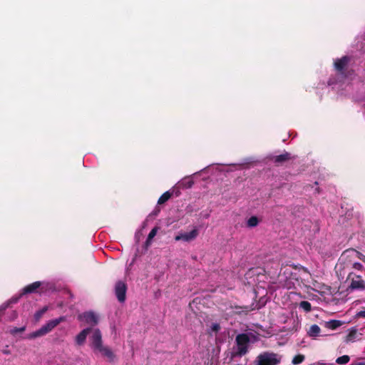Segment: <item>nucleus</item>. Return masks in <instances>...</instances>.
I'll use <instances>...</instances> for the list:
<instances>
[{
	"instance_id": "obj_1",
	"label": "nucleus",
	"mask_w": 365,
	"mask_h": 365,
	"mask_svg": "<svg viewBox=\"0 0 365 365\" xmlns=\"http://www.w3.org/2000/svg\"><path fill=\"white\" fill-rule=\"evenodd\" d=\"M349 60V57L344 56L334 61V68L337 72L339 80L335 81L333 79H330L329 81V85L333 86L334 88L336 90H339L344 85L348 84V79L346 75L345 74V71L346 70Z\"/></svg>"
},
{
	"instance_id": "obj_2",
	"label": "nucleus",
	"mask_w": 365,
	"mask_h": 365,
	"mask_svg": "<svg viewBox=\"0 0 365 365\" xmlns=\"http://www.w3.org/2000/svg\"><path fill=\"white\" fill-rule=\"evenodd\" d=\"M66 320L65 317H60L57 319H51L47 322L38 330L29 334L28 338L30 339L38 338L46 335L51 332L56 327H57L61 322Z\"/></svg>"
},
{
	"instance_id": "obj_3",
	"label": "nucleus",
	"mask_w": 365,
	"mask_h": 365,
	"mask_svg": "<svg viewBox=\"0 0 365 365\" xmlns=\"http://www.w3.org/2000/svg\"><path fill=\"white\" fill-rule=\"evenodd\" d=\"M282 360V356L272 352L260 354L255 361V365H278Z\"/></svg>"
},
{
	"instance_id": "obj_4",
	"label": "nucleus",
	"mask_w": 365,
	"mask_h": 365,
	"mask_svg": "<svg viewBox=\"0 0 365 365\" xmlns=\"http://www.w3.org/2000/svg\"><path fill=\"white\" fill-rule=\"evenodd\" d=\"M88 341L89 346L93 352L104 345L102 333L98 328L91 329Z\"/></svg>"
},
{
	"instance_id": "obj_5",
	"label": "nucleus",
	"mask_w": 365,
	"mask_h": 365,
	"mask_svg": "<svg viewBox=\"0 0 365 365\" xmlns=\"http://www.w3.org/2000/svg\"><path fill=\"white\" fill-rule=\"evenodd\" d=\"M99 319V315L93 311L85 312L78 315V319L79 321L90 326L97 325L98 324Z\"/></svg>"
},
{
	"instance_id": "obj_6",
	"label": "nucleus",
	"mask_w": 365,
	"mask_h": 365,
	"mask_svg": "<svg viewBox=\"0 0 365 365\" xmlns=\"http://www.w3.org/2000/svg\"><path fill=\"white\" fill-rule=\"evenodd\" d=\"M250 341V336L247 334H241L237 336L236 342L239 355L242 356L247 352Z\"/></svg>"
},
{
	"instance_id": "obj_7",
	"label": "nucleus",
	"mask_w": 365,
	"mask_h": 365,
	"mask_svg": "<svg viewBox=\"0 0 365 365\" xmlns=\"http://www.w3.org/2000/svg\"><path fill=\"white\" fill-rule=\"evenodd\" d=\"M199 234L198 229L195 227L189 232H180L175 237V241L190 242L196 239Z\"/></svg>"
},
{
	"instance_id": "obj_8",
	"label": "nucleus",
	"mask_w": 365,
	"mask_h": 365,
	"mask_svg": "<svg viewBox=\"0 0 365 365\" xmlns=\"http://www.w3.org/2000/svg\"><path fill=\"white\" fill-rule=\"evenodd\" d=\"M362 339V334L356 327H351L346 331L344 341L346 344L354 343Z\"/></svg>"
},
{
	"instance_id": "obj_9",
	"label": "nucleus",
	"mask_w": 365,
	"mask_h": 365,
	"mask_svg": "<svg viewBox=\"0 0 365 365\" xmlns=\"http://www.w3.org/2000/svg\"><path fill=\"white\" fill-rule=\"evenodd\" d=\"M93 353L96 355H101L105 357L108 362H113L115 360L114 352L109 346L106 345H103Z\"/></svg>"
},
{
	"instance_id": "obj_10",
	"label": "nucleus",
	"mask_w": 365,
	"mask_h": 365,
	"mask_svg": "<svg viewBox=\"0 0 365 365\" xmlns=\"http://www.w3.org/2000/svg\"><path fill=\"white\" fill-rule=\"evenodd\" d=\"M93 353L96 355H101L105 357L108 362H113L115 360L114 352L109 346L106 345H103Z\"/></svg>"
},
{
	"instance_id": "obj_11",
	"label": "nucleus",
	"mask_w": 365,
	"mask_h": 365,
	"mask_svg": "<svg viewBox=\"0 0 365 365\" xmlns=\"http://www.w3.org/2000/svg\"><path fill=\"white\" fill-rule=\"evenodd\" d=\"M349 277L351 279L349 288L351 289L365 290V281L359 275H353L349 274Z\"/></svg>"
},
{
	"instance_id": "obj_12",
	"label": "nucleus",
	"mask_w": 365,
	"mask_h": 365,
	"mask_svg": "<svg viewBox=\"0 0 365 365\" xmlns=\"http://www.w3.org/2000/svg\"><path fill=\"white\" fill-rule=\"evenodd\" d=\"M126 289V285L123 282L119 281L116 283L115 292L119 302H123L125 301Z\"/></svg>"
},
{
	"instance_id": "obj_13",
	"label": "nucleus",
	"mask_w": 365,
	"mask_h": 365,
	"mask_svg": "<svg viewBox=\"0 0 365 365\" xmlns=\"http://www.w3.org/2000/svg\"><path fill=\"white\" fill-rule=\"evenodd\" d=\"M91 327L83 329L75 337L76 344L78 346H82L85 344L88 334H90Z\"/></svg>"
},
{
	"instance_id": "obj_14",
	"label": "nucleus",
	"mask_w": 365,
	"mask_h": 365,
	"mask_svg": "<svg viewBox=\"0 0 365 365\" xmlns=\"http://www.w3.org/2000/svg\"><path fill=\"white\" fill-rule=\"evenodd\" d=\"M41 282H35L34 283H31L26 286L23 289L21 294L35 292L37 290V289H38L41 287Z\"/></svg>"
},
{
	"instance_id": "obj_15",
	"label": "nucleus",
	"mask_w": 365,
	"mask_h": 365,
	"mask_svg": "<svg viewBox=\"0 0 365 365\" xmlns=\"http://www.w3.org/2000/svg\"><path fill=\"white\" fill-rule=\"evenodd\" d=\"M343 324L344 322L340 320L332 319L326 322L324 325L326 328L334 330L336 329L338 327H341Z\"/></svg>"
},
{
	"instance_id": "obj_16",
	"label": "nucleus",
	"mask_w": 365,
	"mask_h": 365,
	"mask_svg": "<svg viewBox=\"0 0 365 365\" xmlns=\"http://www.w3.org/2000/svg\"><path fill=\"white\" fill-rule=\"evenodd\" d=\"M194 182L190 177H187L182 179L178 183V185L180 188L187 189L192 186Z\"/></svg>"
},
{
	"instance_id": "obj_17",
	"label": "nucleus",
	"mask_w": 365,
	"mask_h": 365,
	"mask_svg": "<svg viewBox=\"0 0 365 365\" xmlns=\"http://www.w3.org/2000/svg\"><path fill=\"white\" fill-rule=\"evenodd\" d=\"M344 255H347L351 257H358L361 261L365 260V255L354 250H346Z\"/></svg>"
},
{
	"instance_id": "obj_18",
	"label": "nucleus",
	"mask_w": 365,
	"mask_h": 365,
	"mask_svg": "<svg viewBox=\"0 0 365 365\" xmlns=\"http://www.w3.org/2000/svg\"><path fill=\"white\" fill-rule=\"evenodd\" d=\"M321 331L320 327L317 324H313L310 327L308 334L311 337H317L319 335Z\"/></svg>"
},
{
	"instance_id": "obj_19",
	"label": "nucleus",
	"mask_w": 365,
	"mask_h": 365,
	"mask_svg": "<svg viewBox=\"0 0 365 365\" xmlns=\"http://www.w3.org/2000/svg\"><path fill=\"white\" fill-rule=\"evenodd\" d=\"M260 220L256 216H252L250 217L246 222L247 227L249 228H253L257 227Z\"/></svg>"
},
{
	"instance_id": "obj_20",
	"label": "nucleus",
	"mask_w": 365,
	"mask_h": 365,
	"mask_svg": "<svg viewBox=\"0 0 365 365\" xmlns=\"http://www.w3.org/2000/svg\"><path fill=\"white\" fill-rule=\"evenodd\" d=\"M172 193L170 191H167L164 192L158 199V204H163L166 201H168L170 197H171Z\"/></svg>"
},
{
	"instance_id": "obj_21",
	"label": "nucleus",
	"mask_w": 365,
	"mask_h": 365,
	"mask_svg": "<svg viewBox=\"0 0 365 365\" xmlns=\"http://www.w3.org/2000/svg\"><path fill=\"white\" fill-rule=\"evenodd\" d=\"M158 227H154L153 229H152V230L150 232L148 236V238H147V240H146V245H149L150 244V242L151 240H153V238L155 237V236L156 235L157 232H158Z\"/></svg>"
},
{
	"instance_id": "obj_22",
	"label": "nucleus",
	"mask_w": 365,
	"mask_h": 365,
	"mask_svg": "<svg viewBox=\"0 0 365 365\" xmlns=\"http://www.w3.org/2000/svg\"><path fill=\"white\" fill-rule=\"evenodd\" d=\"M350 361V357L348 355H343L336 359V362L339 364H346Z\"/></svg>"
},
{
	"instance_id": "obj_23",
	"label": "nucleus",
	"mask_w": 365,
	"mask_h": 365,
	"mask_svg": "<svg viewBox=\"0 0 365 365\" xmlns=\"http://www.w3.org/2000/svg\"><path fill=\"white\" fill-rule=\"evenodd\" d=\"M304 360V356L302 354H298L295 356L292 361V364L294 365H298L301 363H302Z\"/></svg>"
},
{
	"instance_id": "obj_24",
	"label": "nucleus",
	"mask_w": 365,
	"mask_h": 365,
	"mask_svg": "<svg viewBox=\"0 0 365 365\" xmlns=\"http://www.w3.org/2000/svg\"><path fill=\"white\" fill-rule=\"evenodd\" d=\"M47 310H48V307H44L39 311L36 312L34 314L35 319L36 321H38Z\"/></svg>"
},
{
	"instance_id": "obj_25",
	"label": "nucleus",
	"mask_w": 365,
	"mask_h": 365,
	"mask_svg": "<svg viewBox=\"0 0 365 365\" xmlns=\"http://www.w3.org/2000/svg\"><path fill=\"white\" fill-rule=\"evenodd\" d=\"M289 158V154L288 153H285L284 154L276 156L275 162H277V163L283 162Z\"/></svg>"
},
{
	"instance_id": "obj_26",
	"label": "nucleus",
	"mask_w": 365,
	"mask_h": 365,
	"mask_svg": "<svg viewBox=\"0 0 365 365\" xmlns=\"http://www.w3.org/2000/svg\"><path fill=\"white\" fill-rule=\"evenodd\" d=\"M299 307L307 312L311 311V304L307 301L301 302L299 304Z\"/></svg>"
},
{
	"instance_id": "obj_27",
	"label": "nucleus",
	"mask_w": 365,
	"mask_h": 365,
	"mask_svg": "<svg viewBox=\"0 0 365 365\" xmlns=\"http://www.w3.org/2000/svg\"><path fill=\"white\" fill-rule=\"evenodd\" d=\"M26 329V327H20V328H13L11 329L10 332L12 334H15L18 332H23L24 330Z\"/></svg>"
},
{
	"instance_id": "obj_28",
	"label": "nucleus",
	"mask_w": 365,
	"mask_h": 365,
	"mask_svg": "<svg viewBox=\"0 0 365 365\" xmlns=\"http://www.w3.org/2000/svg\"><path fill=\"white\" fill-rule=\"evenodd\" d=\"M220 325L217 323H213L210 327V330L217 332L220 330Z\"/></svg>"
},
{
	"instance_id": "obj_29",
	"label": "nucleus",
	"mask_w": 365,
	"mask_h": 365,
	"mask_svg": "<svg viewBox=\"0 0 365 365\" xmlns=\"http://www.w3.org/2000/svg\"><path fill=\"white\" fill-rule=\"evenodd\" d=\"M352 267L354 269H357V270H361L363 268V265L359 262L353 263Z\"/></svg>"
},
{
	"instance_id": "obj_30",
	"label": "nucleus",
	"mask_w": 365,
	"mask_h": 365,
	"mask_svg": "<svg viewBox=\"0 0 365 365\" xmlns=\"http://www.w3.org/2000/svg\"><path fill=\"white\" fill-rule=\"evenodd\" d=\"M356 317L359 318H365V308L356 313Z\"/></svg>"
},
{
	"instance_id": "obj_31",
	"label": "nucleus",
	"mask_w": 365,
	"mask_h": 365,
	"mask_svg": "<svg viewBox=\"0 0 365 365\" xmlns=\"http://www.w3.org/2000/svg\"><path fill=\"white\" fill-rule=\"evenodd\" d=\"M363 262L365 263V260H364V261H363Z\"/></svg>"
}]
</instances>
